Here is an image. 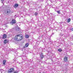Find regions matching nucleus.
Returning <instances> with one entry per match:
<instances>
[{
  "instance_id": "obj_18",
  "label": "nucleus",
  "mask_w": 73,
  "mask_h": 73,
  "mask_svg": "<svg viewBox=\"0 0 73 73\" xmlns=\"http://www.w3.org/2000/svg\"><path fill=\"white\" fill-rule=\"evenodd\" d=\"M57 12L59 14V13H60V11H57Z\"/></svg>"
},
{
  "instance_id": "obj_22",
  "label": "nucleus",
  "mask_w": 73,
  "mask_h": 73,
  "mask_svg": "<svg viewBox=\"0 0 73 73\" xmlns=\"http://www.w3.org/2000/svg\"><path fill=\"white\" fill-rule=\"evenodd\" d=\"M62 35V33H60V36H61V35Z\"/></svg>"
},
{
  "instance_id": "obj_7",
  "label": "nucleus",
  "mask_w": 73,
  "mask_h": 73,
  "mask_svg": "<svg viewBox=\"0 0 73 73\" xmlns=\"http://www.w3.org/2000/svg\"><path fill=\"white\" fill-rule=\"evenodd\" d=\"M15 40H16L17 39H18V40H19V36H18V35L15 36Z\"/></svg>"
},
{
  "instance_id": "obj_6",
  "label": "nucleus",
  "mask_w": 73,
  "mask_h": 73,
  "mask_svg": "<svg viewBox=\"0 0 73 73\" xmlns=\"http://www.w3.org/2000/svg\"><path fill=\"white\" fill-rule=\"evenodd\" d=\"M8 42V40L7 39H5L4 40V44H6V43H7Z\"/></svg>"
},
{
  "instance_id": "obj_8",
  "label": "nucleus",
  "mask_w": 73,
  "mask_h": 73,
  "mask_svg": "<svg viewBox=\"0 0 73 73\" xmlns=\"http://www.w3.org/2000/svg\"><path fill=\"white\" fill-rule=\"evenodd\" d=\"M23 37H24V36H22L21 37H19V39H18V40L19 41H20L21 40H22V39L23 38Z\"/></svg>"
},
{
  "instance_id": "obj_16",
  "label": "nucleus",
  "mask_w": 73,
  "mask_h": 73,
  "mask_svg": "<svg viewBox=\"0 0 73 73\" xmlns=\"http://www.w3.org/2000/svg\"><path fill=\"white\" fill-rule=\"evenodd\" d=\"M59 52H61L62 51V50L61 49H59L58 50Z\"/></svg>"
},
{
  "instance_id": "obj_20",
  "label": "nucleus",
  "mask_w": 73,
  "mask_h": 73,
  "mask_svg": "<svg viewBox=\"0 0 73 73\" xmlns=\"http://www.w3.org/2000/svg\"><path fill=\"white\" fill-rule=\"evenodd\" d=\"M38 14V13H35V15H37V14Z\"/></svg>"
},
{
  "instance_id": "obj_4",
  "label": "nucleus",
  "mask_w": 73,
  "mask_h": 73,
  "mask_svg": "<svg viewBox=\"0 0 73 73\" xmlns=\"http://www.w3.org/2000/svg\"><path fill=\"white\" fill-rule=\"evenodd\" d=\"M11 12V10L9 9L7 11H6V13H7L8 14L9 13Z\"/></svg>"
},
{
  "instance_id": "obj_1",
  "label": "nucleus",
  "mask_w": 73,
  "mask_h": 73,
  "mask_svg": "<svg viewBox=\"0 0 73 73\" xmlns=\"http://www.w3.org/2000/svg\"><path fill=\"white\" fill-rule=\"evenodd\" d=\"M13 72H14V69L13 68H12L9 70L8 72L9 73H11Z\"/></svg>"
},
{
  "instance_id": "obj_10",
  "label": "nucleus",
  "mask_w": 73,
  "mask_h": 73,
  "mask_svg": "<svg viewBox=\"0 0 73 73\" xmlns=\"http://www.w3.org/2000/svg\"><path fill=\"white\" fill-rule=\"evenodd\" d=\"M40 57L41 58H43L44 57V56L43 55V54L42 53H41L40 54Z\"/></svg>"
},
{
  "instance_id": "obj_5",
  "label": "nucleus",
  "mask_w": 73,
  "mask_h": 73,
  "mask_svg": "<svg viewBox=\"0 0 73 73\" xmlns=\"http://www.w3.org/2000/svg\"><path fill=\"white\" fill-rule=\"evenodd\" d=\"M7 62V61L5 60H4L3 61V65H5L6 64V62Z\"/></svg>"
},
{
  "instance_id": "obj_21",
  "label": "nucleus",
  "mask_w": 73,
  "mask_h": 73,
  "mask_svg": "<svg viewBox=\"0 0 73 73\" xmlns=\"http://www.w3.org/2000/svg\"><path fill=\"white\" fill-rule=\"evenodd\" d=\"M71 30L72 31H73V29H71Z\"/></svg>"
},
{
  "instance_id": "obj_11",
  "label": "nucleus",
  "mask_w": 73,
  "mask_h": 73,
  "mask_svg": "<svg viewBox=\"0 0 73 73\" xmlns=\"http://www.w3.org/2000/svg\"><path fill=\"white\" fill-rule=\"evenodd\" d=\"M7 37V35H4L3 36V38H5Z\"/></svg>"
},
{
  "instance_id": "obj_9",
  "label": "nucleus",
  "mask_w": 73,
  "mask_h": 73,
  "mask_svg": "<svg viewBox=\"0 0 73 73\" xmlns=\"http://www.w3.org/2000/svg\"><path fill=\"white\" fill-rule=\"evenodd\" d=\"M18 38H19V37H23V36L21 34H19V35H18Z\"/></svg>"
},
{
  "instance_id": "obj_17",
  "label": "nucleus",
  "mask_w": 73,
  "mask_h": 73,
  "mask_svg": "<svg viewBox=\"0 0 73 73\" xmlns=\"http://www.w3.org/2000/svg\"><path fill=\"white\" fill-rule=\"evenodd\" d=\"M0 71H1V73H2V72L4 71V70L3 69H1Z\"/></svg>"
},
{
  "instance_id": "obj_12",
  "label": "nucleus",
  "mask_w": 73,
  "mask_h": 73,
  "mask_svg": "<svg viewBox=\"0 0 73 73\" xmlns=\"http://www.w3.org/2000/svg\"><path fill=\"white\" fill-rule=\"evenodd\" d=\"M29 36L28 35H26L25 37L27 38H29Z\"/></svg>"
},
{
  "instance_id": "obj_2",
  "label": "nucleus",
  "mask_w": 73,
  "mask_h": 73,
  "mask_svg": "<svg viewBox=\"0 0 73 73\" xmlns=\"http://www.w3.org/2000/svg\"><path fill=\"white\" fill-rule=\"evenodd\" d=\"M12 23L13 24H15L16 23V20L15 19H13L12 20Z\"/></svg>"
},
{
  "instance_id": "obj_3",
  "label": "nucleus",
  "mask_w": 73,
  "mask_h": 73,
  "mask_svg": "<svg viewBox=\"0 0 73 73\" xmlns=\"http://www.w3.org/2000/svg\"><path fill=\"white\" fill-rule=\"evenodd\" d=\"M64 60L65 62H66V61H68V58H67L66 56L64 58Z\"/></svg>"
},
{
  "instance_id": "obj_13",
  "label": "nucleus",
  "mask_w": 73,
  "mask_h": 73,
  "mask_svg": "<svg viewBox=\"0 0 73 73\" xmlns=\"http://www.w3.org/2000/svg\"><path fill=\"white\" fill-rule=\"evenodd\" d=\"M15 7H17L19 6V5H18V4H15Z\"/></svg>"
},
{
  "instance_id": "obj_19",
  "label": "nucleus",
  "mask_w": 73,
  "mask_h": 73,
  "mask_svg": "<svg viewBox=\"0 0 73 73\" xmlns=\"http://www.w3.org/2000/svg\"><path fill=\"white\" fill-rule=\"evenodd\" d=\"M18 72L17 71H15L14 72V73H17Z\"/></svg>"
},
{
  "instance_id": "obj_24",
  "label": "nucleus",
  "mask_w": 73,
  "mask_h": 73,
  "mask_svg": "<svg viewBox=\"0 0 73 73\" xmlns=\"http://www.w3.org/2000/svg\"><path fill=\"white\" fill-rule=\"evenodd\" d=\"M54 34H52V35H54Z\"/></svg>"
},
{
  "instance_id": "obj_14",
  "label": "nucleus",
  "mask_w": 73,
  "mask_h": 73,
  "mask_svg": "<svg viewBox=\"0 0 73 73\" xmlns=\"http://www.w3.org/2000/svg\"><path fill=\"white\" fill-rule=\"evenodd\" d=\"M28 45H29V44L28 43H27L26 44L25 46H26V47H27Z\"/></svg>"
},
{
  "instance_id": "obj_15",
  "label": "nucleus",
  "mask_w": 73,
  "mask_h": 73,
  "mask_svg": "<svg viewBox=\"0 0 73 73\" xmlns=\"http://www.w3.org/2000/svg\"><path fill=\"white\" fill-rule=\"evenodd\" d=\"M68 22H70V19L69 18L68 20Z\"/></svg>"
},
{
  "instance_id": "obj_23",
  "label": "nucleus",
  "mask_w": 73,
  "mask_h": 73,
  "mask_svg": "<svg viewBox=\"0 0 73 73\" xmlns=\"http://www.w3.org/2000/svg\"><path fill=\"white\" fill-rule=\"evenodd\" d=\"M1 1H4V0H1Z\"/></svg>"
}]
</instances>
